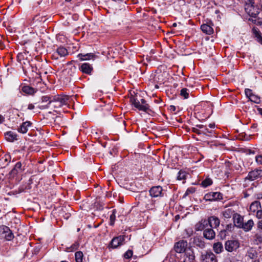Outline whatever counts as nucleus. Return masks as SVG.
<instances>
[{
    "label": "nucleus",
    "instance_id": "12",
    "mask_svg": "<svg viewBox=\"0 0 262 262\" xmlns=\"http://www.w3.org/2000/svg\"><path fill=\"white\" fill-rule=\"evenodd\" d=\"M163 189L160 186H154L149 190V193L151 197L157 198L163 196Z\"/></svg>",
    "mask_w": 262,
    "mask_h": 262
},
{
    "label": "nucleus",
    "instance_id": "56",
    "mask_svg": "<svg viewBox=\"0 0 262 262\" xmlns=\"http://www.w3.org/2000/svg\"><path fill=\"white\" fill-rule=\"evenodd\" d=\"M170 108H171L170 109H171V110H172V111H174L175 110V109H176L175 106H173V105H171V106H170Z\"/></svg>",
    "mask_w": 262,
    "mask_h": 262
},
{
    "label": "nucleus",
    "instance_id": "16",
    "mask_svg": "<svg viewBox=\"0 0 262 262\" xmlns=\"http://www.w3.org/2000/svg\"><path fill=\"white\" fill-rule=\"evenodd\" d=\"M254 222L252 220H249L247 222L243 223L241 228H242L245 231L248 232L250 231L254 226Z\"/></svg>",
    "mask_w": 262,
    "mask_h": 262
},
{
    "label": "nucleus",
    "instance_id": "28",
    "mask_svg": "<svg viewBox=\"0 0 262 262\" xmlns=\"http://www.w3.org/2000/svg\"><path fill=\"white\" fill-rule=\"evenodd\" d=\"M212 184V180L209 178H206L204 180H203L201 183V185L206 188Z\"/></svg>",
    "mask_w": 262,
    "mask_h": 262
},
{
    "label": "nucleus",
    "instance_id": "41",
    "mask_svg": "<svg viewBox=\"0 0 262 262\" xmlns=\"http://www.w3.org/2000/svg\"><path fill=\"white\" fill-rule=\"evenodd\" d=\"M255 160L257 164L262 165V155L256 156Z\"/></svg>",
    "mask_w": 262,
    "mask_h": 262
},
{
    "label": "nucleus",
    "instance_id": "30",
    "mask_svg": "<svg viewBox=\"0 0 262 262\" xmlns=\"http://www.w3.org/2000/svg\"><path fill=\"white\" fill-rule=\"evenodd\" d=\"M202 135H204L208 136H211L214 133L213 130H209L206 127H204L203 129H201Z\"/></svg>",
    "mask_w": 262,
    "mask_h": 262
},
{
    "label": "nucleus",
    "instance_id": "57",
    "mask_svg": "<svg viewBox=\"0 0 262 262\" xmlns=\"http://www.w3.org/2000/svg\"><path fill=\"white\" fill-rule=\"evenodd\" d=\"M47 98H48L47 97H43L42 98V101H47V99H48Z\"/></svg>",
    "mask_w": 262,
    "mask_h": 262
},
{
    "label": "nucleus",
    "instance_id": "47",
    "mask_svg": "<svg viewBox=\"0 0 262 262\" xmlns=\"http://www.w3.org/2000/svg\"><path fill=\"white\" fill-rule=\"evenodd\" d=\"M79 246V244L78 243H75L72 246V248L73 250H76Z\"/></svg>",
    "mask_w": 262,
    "mask_h": 262
},
{
    "label": "nucleus",
    "instance_id": "9",
    "mask_svg": "<svg viewBox=\"0 0 262 262\" xmlns=\"http://www.w3.org/2000/svg\"><path fill=\"white\" fill-rule=\"evenodd\" d=\"M187 241L181 240L174 244L173 249L177 253H182L187 250Z\"/></svg>",
    "mask_w": 262,
    "mask_h": 262
},
{
    "label": "nucleus",
    "instance_id": "26",
    "mask_svg": "<svg viewBox=\"0 0 262 262\" xmlns=\"http://www.w3.org/2000/svg\"><path fill=\"white\" fill-rule=\"evenodd\" d=\"M253 33L256 38V40L261 45H262V36L261 33L257 29L253 28L252 29Z\"/></svg>",
    "mask_w": 262,
    "mask_h": 262
},
{
    "label": "nucleus",
    "instance_id": "1",
    "mask_svg": "<svg viewBox=\"0 0 262 262\" xmlns=\"http://www.w3.org/2000/svg\"><path fill=\"white\" fill-rule=\"evenodd\" d=\"M245 10L249 16L254 18L256 17L259 13V9L254 5L253 2L249 3L245 2Z\"/></svg>",
    "mask_w": 262,
    "mask_h": 262
},
{
    "label": "nucleus",
    "instance_id": "46",
    "mask_svg": "<svg viewBox=\"0 0 262 262\" xmlns=\"http://www.w3.org/2000/svg\"><path fill=\"white\" fill-rule=\"evenodd\" d=\"M234 225H233L232 224L228 225L227 226V229L229 231H231L232 228H234Z\"/></svg>",
    "mask_w": 262,
    "mask_h": 262
},
{
    "label": "nucleus",
    "instance_id": "54",
    "mask_svg": "<svg viewBox=\"0 0 262 262\" xmlns=\"http://www.w3.org/2000/svg\"><path fill=\"white\" fill-rule=\"evenodd\" d=\"M209 126L210 128H214L215 124H210L209 125Z\"/></svg>",
    "mask_w": 262,
    "mask_h": 262
},
{
    "label": "nucleus",
    "instance_id": "58",
    "mask_svg": "<svg viewBox=\"0 0 262 262\" xmlns=\"http://www.w3.org/2000/svg\"><path fill=\"white\" fill-rule=\"evenodd\" d=\"M224 262H232V261L230 259H226Z\"/></svg>",
    "mask_w": 262,
    "mask_h": 262
},
{
    "label": "nucleus",
    "instance_id": "39",
    "mask_svg": "<svg viewBox=\"0 0 262 262\" xmlns=\"http://www.w3.org/2000/svg\"><path fill=\"white\" fill-rule=\"evenodd\" d=\"M26 54L25 53H19L17 54V57L19 61H21V60H23L25 59V55H26Z\"/></svg>",
    "mask_w": 262,
    "mask_h": 262
},
{
    "label": "nucleus",
    "instance_id": "5",
    "mask_svg": "<svg viewBox=\"0 0 262 262\" xmlns=\"http://www.w3.org/2000/svg\"><path fill=\"white\" fill-rule=\"evenodd\" d=\"M68 99V97L66 96H55L50 101V103H53L55 107H60L66 104Z\"/></svg>",
    "mask_w": 262,
    "mask_h": 262
},
{
    "label": "nucleus",
    "instance_id": "49",
    "mask_svg": "<svg viewBox=\"0 0 262 262\" xmlns=\"http://www.w3.org/2000/svg\"><path fill=\"white\" fill-rule=\"evenodd\" d=\"M20 110L22 112H25L26 111V106L21 105Z\"/></svg>",
    "mask_w": 262,
    "mask_h": 262
},
{
    "label": "nucleus",
    "instance_id": "61",
    "mask_svg": "<svg viewBox=\"0 0 262 262\" xmlns=\"http://www.w3.org/2000/svg\"><path fill=\"white\" fill-rule=\"evenodd\" d=\"M113 1H115V2H116V1H120V2H122V1H123V0H113Z\"/></svg>",
    "mask_w": 262,
    "mask_h": 262
},
{
    "label": "nucleus",
    "instance_id": "42",
    "mask_svg": "<svg viewBox=\"0 0 262 262\" xmlns=\"http://www.w3.org/2000/svg\"><path fill=\"white\" fill-rule=\"evenodd\" d=\"M256 216L258 219H262V209H260L259 211H257Z\"/></svg>",
    "mask_w": 262,
    "mask_h": 262
},
{
    "label": "nucleus",
    "instance_id": "51",
    "mask_svg": "<svg viewBox=\"0 0 262 262\" xmlns=\"http://www.w3.org/2000/svg\"><path fill=\"white\" fill-rule=\"evenodd\" d=\"M193 192V191L191 190V189H187L186 192V194H188L189 193H192Z\"/></svg>",
    "mask_w": 262,
    "mask_h": 262
},
{
    "label": "nucleus",
    "instance_id": "48",
    "mask_svg": "<svg viewBox=\"0 0 262 262\" xmlns=\"http://www.w3.org/2000/svg\"><path fill=\"white\" fill-rule=\"evenodd\" d=\"M196 127L199 129H203L204 127V125L202 124L196 125Z\"/></svg>",
    "mask_w": 262,
    "mask_h": 262
},
{
    "label": "nucleus",
    "instance_id": "60",
    "mask_svg": "<svg viewBox=\"0 0 262 262\" xmlns=\"http://www.w3.org/2000/svg\"><path fill=\"white\" fill-rule=\"evenodd\" d=\"M172 26L173 27H176L177 26V24L176 23H173V25H172Z\"/></svg>",
    "mask_w": 262,
    "mask_h": 262
},
{
    "label": "nucleus",
    "instance_id": "23",
    "mask_svg": "<svg viewBox=\"0 0 262 262\" xmlns=\"http://www.w3.org/2000/svg\"><path fill=\"white\" fill-rule=\"evenodd\" d=\"M16 135L12 132H8L5 133V138L6 140L10 142H13L16 140Z\"/></svg>",
    "mask_w": 262,
    "mask_h": 262
},
{
    "label": "nucleus",
    "instance_id": "18",
    "mask_svg": "<svg viewBox=\"0 0 262 262\" xmlns=\"http://www.w3.org/2000/svg\"><path fill=\"white\" fill-rule=\"evenodd\" d=\"M235 214L234 211L232 208H227L222 212V214L225 219L231 218Z\"/></svg>",
    "mask_w": 262,
    "mask_h": 262
},
{
    "label": "nucleus",
    "instance_id": "7",
    "mask_svg": "<svg viewBox=\"0 0 262 262\" xmlns=\"http://www.w3.org/2000/svg\"><path fill=\"white\" fill-rule=\"evenodd\" d=\"M240 246L237 240H228L225 242V248L229 252L235 251Z\"/></svg>",
    "mask_w": 262,
    "mask_h": 262
},
{
    "label": "nucleus",
    "instance_id": "35",
    "mask_svg": "<svg viewBox=\"0 0 262 262\" xmlns=\"http://www.w3.org/2000/svg\"><path fill=\"white\" fill-rule=\"evenodd\" d=\"M186 177V173L183 171H180L178 173L177 179L179 180H185Z\"/></svg>",
    "mask_w": 262,
    "mask_h": 262
},
{
    "label": "nucleus",
    "instance_id": "32",
    "mask_svg": "<svg viewBox=\"0 0 262 262\" xmlns=\"http://www.w3.org/2000/svg\"><path fill=\"white\" fill-rule=\"evenodd\" d=\"M193 243L196 246L199 247L201 248L205 247V243L199 238H194Z\"/></svg>",
    "mask_w": 262,
    "mask_h": 262
},
{
    "label": "nucleus",
    "instance_id": "43",
    "mask_svg": "<svg viewBox=\"0 0 262 262\" xmlns=\"http://www.w3.org/2000/svg\"><path fill=\"white\" fill-rule=\"evenodd\" d=\"M192 132L194 133H195L199 135H202L201 129H199L198 128L196 127H193L192 128Z\"/></svg>",
    "mask_w": 262,
    "mask_h": 262
},
{
    "label": "nucleus",
    "instance_id": "38",
    "mask_svg": "<svg viewBox=\"0 0 262 262\" xmlns=\"http://www.w3.org/2000/svg\"><path fill=\"white\" fill-rule=\"evenodd\" d=\"M21 166V164L20 162H18L16 164L15 167L11 170V173L16 174L17 173L16 168L20 169Z\"/></svg>",
    "mask_w": 262,
    "mask_h": 262
},
{
    "label": "nucleus",
    "instance_id": "37",
    "mask_svg": "<svg viewBox=\"0 0 262 262\" xmlns=\"http://www.w3.org/2000/svg\"><path fill=\"white\" fill-rule=\"evenodd\" d=\"M133 254V252L132 250H128L124 253V257L126 259H129L132 256Z\"/></svg>",
    "mask_w": 262,
    "mask_h": 262
},
{
    "label": "nucleus",
    "instance_id": "33",
    "mask_svg": "<svg viewBox=\"0 0 262 262\" xmlns=\"http://www.w3.org/2000/svg\"><path fill=\"white\" fill-rule=\"evenodd\" d=\"M181 95L187 99L189 97V91L186 88H183L181 91Z\"/></svg>",
    "mask_w": 262,
    "mask_h": 262
},
{
    "label": "nucleus",
    "instance_id": "19",
    "mask_svg": "<svg viewBox=\"0 0 262 262\" xmlns=\"http://www.w3.org/2000/svg\"><path fill=\"white\" fill-rule=\"evenodd\" d=\"M261 209V204L259 201H256L251 203L250 210L252 212H257Z\"/></svg>",
    "mask_w": 262,
    "mask_h": 262
},
{
    "label": "nucleus",
    "instance_id": "3",
    "mask_svg": "<svg viewBox=\"0 0 262 262\" xmlns=\"http://www.w3.org/2000/svg\"><path fill=\"white\" fill-rule=\"evenodd\" d=\"M200 262H217V260L215 254L210 251H206L201 253L200 257Z\"/></svg>",
    "mask_w": 262,
    "mask_h": 262
},
{
    "label": "nucleus",
    "instance_id": "22",
    "mask_svg": "<svg viewBox=\"0 0 262 262\" xmlns=\"http://www.w3.org/2000/svg\"><path fill=\"white\" fill-rule=\"evenodd\" d=\"M55 54H57L61 57H62L67 56L68 54V52L65 48L60 47L57 48ZM54 56H55V54H54Z\"/></svg>",
    "mask_w": 262,
    "mask_h": 262
},
{
    "label": "nucleus",
    "instance_id": "36",
    "mask_svg": "<svg viewBox=\"0 0 262 262\" xmlns=\"http://www.w3.org/2000/svg\"><path fill=\"white\" fill-rule=\"evenodd\" d=\"M249 100L250 101H252L255 103H259L260 101V98L258 96H256L254 94L252 96H251V97L249 98Z\"/></svg>",
    "mask_w": 262,
    "mask_h": 262
},
{
    "label": "nucleus",
    "instance_id": "2",
    "mask_svg": "<svg viewBox=\"0 0 262 262\" xmlns=\"http://www.w3.org/2000/svg\"><path fill=\"white\" fill-rule=\"evenodd\" d=\"M130 102L132 105L140 111L146 112L148 109L149 106L143 99H141L140 101L135 97H132L130 98Z\"/></svg>",
    "mask_w": 262,
    "mask_h": 262
},
{
    "label": "nucleus",
    "instance_id": "15",
    "mask_svg": "<svg viewBox=\"0 0 262 262\" xmlns=\"http://www.w3.org/2000/svg\"><path fill=\"white\" fill-rule=\"evenodd\" d=\"M80 70L83 73L90 74L93 70V68L89 63H84L81 64Z\"/></svg>",
    "mask_w": 262,
    "mask_h": 262
},
{
    "label": "nucleus",
    "instance_id": "24",
    "mask_svg": "<svg viewBox=\"0 0 262 262\" xmlns=\"http://www.w3.org/2000/svg\"><path fill=\"white\" fill-rule=\"evenodd\" d=\"M77 57L79 58L80 60H90L95 57V55L93 53H88L85 54H79Z\"/></svg>",
    "mask_w": 262,
    "mask_h": 262
},
{
    "label": "nucleus",
    "instance_id": "50",
    "mask_svg": "<svg viewBox=\"0 0 262 262\" xmlns=\"http://www.w3.org/2000/svg\"><path fill=\"white\" fill-rule=\"evenodd\" d=\"M258 227L259 228L262 229V220L258 222Z\"/></svg>",
    "mask_w": 262,
    "mask_h": 262
},
{
    "label": "nucleus",
    "instance_id": "29",
    "mask_svg": "<svg viewBox=\"0 0 262 262\" xmlns=\"http://www.w3.org/2000/svg\"><path fill=\"white\" fill-rule=\"evenodd\" d=\"M9 231V227L4 225H0V238H3L5 233Z\"/></svg>",
    "mask_w": 262,
    "mask_h": 262
},
{
    "label": "nucleus",
    "instance_id": "63",
    "mask_svg": "<svg viewBox=\"0 0 262 262\" xmlns=\"http://www.w3.org/2000/svg\"><path fill=\"white\" fill-rule=\"evenodd\" d=\"M61 262H68V261H61Z\"/></svg>",
    "mask_w": 262,
    "mask_h": 262
},
{
    "label": "nucleus",
    "instance_id": "27",
    "mask_svg": "<svg viewBox=\"0 0 262 262\" xmlns=\"http://www.w3.org/2000/svg\"><path fill=\"white\" fill-rule=\"evenodd\" d=\"M76 262H82L83 254L81 251H77L75 253Z\"/></svg>",
    "mask_w": 262,
    "mask_h": 262
},
{
    "label": "nucleus",
    "instance_id": "62",
    "mask_svg": "<svg viewBox=\"0 0 262 262\" xmlns=\"http://www.w3.org/2000/svg\"><path fill=\"white\" fill-rule=\"evenodd\" d=\"M67 2H70L71 0H66Z\"/></svg>",
    "mask_w": 262,
    "mask_h": 262
},
{
    "label": "nucleus",
    "instance_id": "34",
    "mask_svg": "<svg viewBox=\"0 0 262 262\" xmlns=\"http://www.w3.org/2000/svg\"><path fill=\"white\" fill-rule=\"evenodd\" d=\"M149 203L146 204V208L148 210H153V209H155V202L154 200H149Z\"/></svg>",
    "mask_w": 262,
    "mask_h": 262
},
{
    "label": "nucleus",
    "instance_id": "6",
    "mask_svg": "<svg viewBox=\"0 0 262 262\" xmlns=\"http://www.w3.org/2000/svg\"><path fill=\"white\" fill-rule=\"evenodd\" d=\"M195 257L193 250L189 248L184 252V254L179 262H194Z\"/></svg>",
    "mask_w": 262,
    "mask_h": 262
},
{
    "label": "nucleus",
    "instance_id": "20",
    "mask_svg": "<svg viewBox=\"0 0 262 262\" xmlns=\"http://www.w3.org/2000/svg\"><path fill=\"white\" fill-rule=\"evenodd\" d=\"M213 250L216 254H220L223 251L224 248L221 242H216L213 245Z\"/></svg>",
    "mask_w": 262,
    "mask_h": 262
},
{
    "label": "nucleus",
    "instance_id": "13",
    "mask_svg": "<svg viewBox=\"0 0 262 262\" xmlns=\"http://www.w3.org/2000/svg\"><path fill=\"white\" fill-rule=\"evenodd\" d=\"M261 177H262V170L255 169L249 172L248 175L246 178V179L250 181H253Z\"/></svg>",
    "mask_w": 262,
    "mask_h": 262
},
{
    "label": "nucleus",
    "instance_id": "4",
    "mask_svg": "<svg viewBox=\"0 0 262 262\" xmlns=\"http://www.w3.org/2000/svg\"><path fill=\"white\" fill-rule=\"evenodd\" d=\"M199 230H203V235L205 238L207 239H212L214 238L215 236V233L212 229V228L209 227L208 225L202 226L201 225V222L200 223Z\"/></svg>",
    "mask_w": 262,
    "mask_h": 262
},
{
    "label": "nucleus",
    "instance_id": "21",
    "mask_svg": "<svg viewBox=\"0 0 262 262\" xmlns=\"http://www.w3.org/2000/svg\"><path fill=\"white\" fill-rule=\"evenodd\" d=\"M202 31L205 33L206 34L211 35L213 33V29L212 28L207 24H203L201 26Z\"/></svg>",
    "mask_w": 262,
    "mask_h": 262
},
{
    "label": "nucleus",
    "instance_id": "14",
    "mask_svg": "<svg viewBox=\"0 0 262 262\" xmlns=\"http://www.w3.org/2000/svg\"><path fill=\"white\" fill-rule=\"evenodd\" d=\"M233 219L234 226L241 228L244 223L243 217L239 214L235 213L233 217Z\"/></svg>",
    "mask_w": 262,
    "mask_h": 262
},
{
    "label": "nucleus",
    "instance_id": "25",
    "mask_svg": "<svg viewBox=\"0 0 262 262\" xmlns=\"http://www.w3.org/2000/svg\"><path fill=\"white\" fill-rule=\"evenodd\" d=\"M21 90L24 93L29 95H32L35 92V90L33 88L28 85L24 86Z\"/></svg>",
    "mask_w": 262,
    "mask_h": 262
},
{
    "label": "nucleus",
    "instance_id": "8",
    "mask_svg": "<svg viewBox=\"0 0 262 262\" xmlns=\"http://www.w3.org/2000/svg\"><path fill=\"white\" fill-rule=\"evenodd\" d=\"M220 221L219 219L215 216H211L208 220H203L201 221V225H208L209 227L216 228L220 225Z\"/></svg>",
    "mask_w": 262,
    "mask_h": 262
},
{
    "label": "nucleus",
    "instance_id": "31",
    "mask_svg": "<svg viewBox=\"0 0 262 262\" xmlns=\"http://www.w3.org/2000/svg\"><path fill=\"white\" fill-rule=\"evenodd\" d=\"M4 235H5V236H4L3 238H5L7 241H10L14 237L12 232L11 231L9 228V231H7V232L5 233Z\"/></svg>",
    "mask_w": 262,
    "mask_h": 262
},
{
    "label": "nucleus",
    "instance_id": "52",
    "mask_svg": "<svg viewBox=\"0 0 262 262\" xmlns=\"http://www.w3.org/2000/svg\"><path fill=\"white\" fill-rule=\"evenodd\" d=\"M257 111L258 112V113L260 114L262 116V108H258Z\"/></svg>",
    "mask_w": 262,
    "mask_h": 262
},
{
    "label": "nucleus",
    "instance_id": "44",
    "mask_svg": "<svg viewBox=\"0 0 262 262\" xmlns=\"http://www.w3.org/2000/svg\"><path fill=\"white\" fill-rule=\"evenodd\" d=\"M115 220V215L114 213H113L110 216V220H111V225H113L114 224Z\"/></svg>",
    "mask_w": 262,
    "mask_h": 262
},
{
    "label": "nucleus",
    "instance_id": "10",
    "mask_svg": "<svg viewBox=\"0 0 262 262\" xmlns=\"http://www.w3.org/2000/svg\"><path fill=\"white\" fill-rule=\"evenodd\" d=\"M222 194L219 192H211L206 194L204 199L206 201H213L222 199Z\"/></svg>",
    "mask_w": 262,
    "mask_h": 262
},
{
    "label": "nucleus",
    "instance_id": "17",
    "mask_svg": "<svg viewBox=\"0 0 262 262\" xmlns=\"http://www.w3.org/2000/svg\"><path fill=\"white\" fill-rule=\"evenodd\" d=\"M32 123L30 121H26L22 123L20 127L18 128L19 133L25 134L28 130V127L31 126Z\"/></svg>",
    "mask_w": 262,
    "mask_h": 262
},
{
    "label": "nucleus",
    "instance_id": "55",
    "mask_svg": "<svg viewBox=\"0 0 262 262\" xmlns=\"http://www.w3.org/2000/svg\"><path fill=\"white\" fill-rule=\"evenodd\" d=\"M243 1V3L245 4V2H246L247 3H250L251 2H253L252 0H242Z\"/></svg>",
    "mask_w": 262,
    "mask_h": 262
},
{
    "label": "nucleus",
    "instance_id": "40",
    "mask_svg": "<svg viewBox=\"0 0 262 262\" xmlns=\"http://www.w3.org/2000/svg\"><path fill=\"white\" fill-rule=\"evenodd\" d=\"M245 94L247 97H249L250 98L251 96H252L253 94L252 93L251 90L249 89H246L245 90Z\"/></svg>",
    "mask_w": 262,
    "mask_h": 262
},
{
    "label": "nucleus",
    "instance_id": "11",
    "mask_svg": "<svg viewBox=\"0 0 262 262\" xmlns=\"http://www.w3.org/2000/svg\"><path fill=\"white\" fill-rule=\"evenodd\" d=\"M124 240V236L121 235L114 237L110 244V247L112 248H117L123 245Z\"/></svg>",
    "mask_w": 262,
    "mask_h": 262
},
{
    "label": "nucleus",
    "instance_id": "45",
    "mask_svg": "<svg viewBox=\"0 0 262 262\" xmlns=\"http://www.w3.org/2000/svg\"><path fill=\"white\" fill-rule=\"evenodd\" d=\"M35 108V106L33 104L29 103L28 105L27 109L29 110H32Z\"/></svg>",
    "mask_w": 262,
    "mask_h": 262
},
{
    "label": "nucleus",
    "instance_id": "59",
    "mask_svg": "<svg viewBox=\"0 0 262 262\" xmlns=\"http://www.w3.org/2000/svg\"><path fill=\"white\" fill-rule=\"evenodd\" d=\"M121 125H122V126H124V125H125V122H124V121H123V122H122V123Z\"/></svg>",
    "mask_w": 262,
    "mask_h": 262
},
{
    "label": "nucleus",
    "instance_id": "53",
    "mask_svg": "<svg viewBox=\"0 0 262 262\" xmlns=\"http://www.w3.org/2000/svg\"><path fill=\"white\" fill-rule=\"evenodd\" d=\"M4 117L0 115V123H2L4 121Z\"/></svg>",
    "mask_w": 262,
    "mask_h": 262
}]
</instances>
